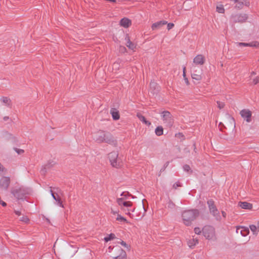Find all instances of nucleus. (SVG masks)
Returning <instances> with one entry per match:
<instances>
[{
	"label": "nucleus",
	"mask_w": 259,
	"mask_h": 259,
	"mask_svg": "<svg viewBox=\"0 0 259 259\" xmlns=\"http://www.w3.org/2000/svg\"><path fill=\"white\" fill-rule=\"evenodd\" d=\"M199 212L197 209H189L182 211L181 218L183 223L187 226H190L199 215Z\"/></svg>",
	"instance_id": "f257e3e1"
},
{
	"label": "nucleus",
	"mask_w": 259,
	"mask_h": 259,
	"mask_svg": "<svg viewBox=\"0 0 259 259\" xmlns=\"http://www.w3.org/2000/svg\"><path fill=\"white\" fill-rule=\"evenodd\" d=\"M118 204L120 206L121 209L125 212L126 214L130 216L131 218H133L134 215L132 214L131 211L134 212L135 208H131L133 205V203L131 201H125L124 197L118 198L117 199Z\"/></svg>",
	"instance_id": "f03ea898"
},
{
	"label": "nucleus",
	"mask_w": 259,
	"mask_h": 259,
	"mask_svg": "<svg viewBox=\"0 0 259 259\" xmlns=\"http://www.w3.org/2000/svg\"><path fill=\"white\" fill-rule=\"evenodd\" d=\"M94 139L99 143L106 142L110 144L115 145L116 142L112 136L104 132H99L95 136Z\"/></svg>",
	"instance_id": "7ed1b4c3"
},
{
	"label": "nucleus",
	"mask_w": 259,
	"mask_h": 259,
	"mask_svg": "<svg viewBox=\"0 0 259 259\" xmlns=\"http://www.w3.org/2000/svg\"><path fill=\"white\" fill-rule=\"evenodd\" d=\"M11 193L17 199H23L27 194V190L22 186H16L11 189Z\"/></svg>",
	"instance_id": "20e7f679"
},
{
	"label": "nucleus",
	"mask_w": 259,
	"mask_h": 259,
	"mask_svg": "<svg viewBox=\"0 0 259 259\" xmlns=\"http://www.w3.org/2000/svg\"><path fill=\"white\" fill-rule=\"evenodd\" d=\"M161 114L163 124L169 127L172 126L174 119L170 113L167 111H164L162 112Z\"/></svg>",
	"instance_id": "39448f33"
},
{
	"label": "nucleus",
	"mask_w": 259,
	"mask_h": 259,
	"mask_svg": "<svg viewBox=\"0 0 259 259\" xmlns=\"http://www.w3.org/2000/svg\"><path fill=\"white\" fill-rule=\"evenodd\" d=\"M191 76L193 79L199 81L202 78V69L198 66L192 65L190 67Z\"/></svg>",
	"instance_id": "423d86ee"
},
{
	"label": "nucleus",
	"mask_w": 259,
	"mask_h": 259,
	"mask_svg": "<svg viewBox=\"0 0 259 259\" xmlns=\"http://www.w3.org/2000/svg\"><path fill=\"white\" fill-rule=\"evenodd\" d=\"M202 233L204 237L208 240L215 238V230L211 226H205L202 229Z\"/></svg>",
	"instance_id": "0eeeda50"
},
{
	"label": "nucleus",
	"mask_w": 259,
	"mask_h": 259,
	"mask_svg": "<svg viewBox=\"0 0 259 259\" xmlns=\"http://www.w3.org/2000/svg\"><path fill=\"white\" fill-rule=\"evenodd\" d=\"M118 157V153L117 151H113L109 154L108 158L112 166L118 167L120 165V160Z\"/></svg>",
	"instance_id": "6e6552de"
},
{
	"label": "nucleus",
	"mask_w": 259,
	"mask_h": 259,
	"mask_svg": "<svg viewBox=\"0 0 259 259\" xmlns=\"http://www.w3.org/2000/svg\"><path fill=\"white\" fill-rule=\"evenodd\" d=\"M207 204L209 209L210 213L215 218L217 221H220L221 220V217L219 211L214 205L213 201L211 200H208L207 201Z\"/></svg>",
	"instance_id": "1a4fd4ad"
},
{
	"label": "nucleus",
	"mask_w": 259,
	"mask_h": 259,
	"mask_svg": "<svg viewBox=\"0 0 259 259\" xmlns=\"http://www.w3.org/2000/svg\"><path fill=\"white\" fill-rule=\"evenodd\" d=\"M240 114L244 120L247 122L249 123L251 121L252 112L249 109H244L241 110L240 112Z\"/></svg>",
	"instance_id": "9d476101"
},
{
	"label": "nucleus",
	"mask_w": 259,
	"mask_h": 259,
	"mask_svg": "<svg viewBox=\"0 0 259 259\" xmlns=\"http://www.w3.org/2000/svg\"><path fill=\"white\" fill-rule=\"evenodd\" d=\"M248 18L246 14H238L231 16V19L234 22H244Z\"/></svg>",
	"instance_id": "9b49d317"
},
{
	"label": "nucleus",
	"mask_w": 259,
	"mask_h": 259,
	"mask_svg": "<svg viewBox=\"0 0 259 259\" xmlns=\"http://www.w3.org/2000/svg\"><path fill=\"white\" fill-rule=\"evenodd\" d=\"M10 183V179L8 177H3L0 179V188L7 190Z\"/></svg>",
	"instance_id": "f8f14e48"
},
{
	"label": "nucleus",
	"mask_w": 259,
	"mask_h": 259,
	"mask_svg": "<svg viewBox=\"0 0 259 259\" xmlns=\"http://www.w3.org/2000/svg\"><path fill=\"white\" fill-rule=\"evenodd\" d=\"M249 227L247 228L244 226H238L236 228V232L237 234H240L243 237L247 236L249 233Z\"/></svg>",
	"instance_id": "ddd939ff"
},
{
	"label": "nucleus",
	"mask_w": 259,
	"mask_h": 259,
	"mask_svg": "<svg viewBox=\"0 0 259 259\" xmlns=\"http://www.w3.org/2000/svg\"><path fill=\"white\" fill-rule=\"evenodd\" d=\"M205 62V58L202 55H197L193 59L194 65H203Z\"/></svg>",
	"instance_id": "4468645a"
},
{
	"label": "nucleus",
	"mask_w": 259,
	"mask_h": 259,
	"mask_svg": "<svg viewBox=\"0 0 259 259\" xmlns=\"http://www.w3.org/2000/svg\"><path fill=\"white\" fill-rule=\"evenodd\" d=\"M250 2L248 0H238L237 4L235 5V8L238 9H241L244 6L249 7Z\"/></svg>",
	"instance_id": "2eb2a0df"
},
{
	"label": "nucleus",
	"mask_w": 259,
	"mask_h": 259,
	"mask_svg": "<svg viewBox=\"0 0 259 259\" xmlns=\"http://www.w3.org/2000/svg\"><path fill=\"white\" fill-rule=\"evenodd\" d=\"M249 229L252 234L256 236L259 232V221L256 222V225H249Z\"/></svg>",
	"instance_id": "dca6fc26"
},
{
	"label": "nucleus",
	"mask_w": 259,
	"mask_h": 259,
	"mask_svg": "<svg viewBox=\"0 0 259 259\" xmlns=\"http://www.w3.org/2000/svg\"><path fill=\"white\" fill-rule=\"evenodd\" d=\"M238 206L242 209L250 210L252 208V204L246 201L239 202Z\"/></svg>",
	"instance_id": "f3484780"
},
{
	"label": "nucleus",
	"mask_w": 259,
	"mask_h": 259,
	"mask_svg": "<svg viewBox=\"0 0 259 259\" xmlns=\"http://www.w3.org/2000/svg\"><path fill=\"white\" fill-rule=\"evenodd\" d=\"M125 40L126 41V46L130 50L134 51L136 48V45L132 42L128 36L126 35Z\"/></svg>",
	"instance_id": "a211bd4d"
},
{
	"label": "nucleus",
	"mask_w": 259,
	"mask_h": 259,
	"mask_svg": "<svg viewBox=\"0 0 259 259\" xmlns=\"http://www.w3.org/2000/svg\"><path fill=\"white\" fill-rule=\"evenodd\" d=\"M117 249L119 253V255L114 257V259H126V254L125 251L120 247H117Z\"/></svg>",
	"instance_id": "6ab92c4d"
},
{
	"label": "nucleus",
	"mask_w": 259,
	"mask_h": 259,
	"mask_svg": "<svg viewBox=\"0 0 259 259\" xmlns=\"http://www.w3.org/2000/svg\"><path fill=\"white\" fill-rule=\"evenodd\" d=\"M120 25L124 28H127L131 25V21L127 18H123L120 21Z\"/></svg>",
	"instance_id": "aec40b11"
},
{
	"label": "nucleus",
	"mask_w": 259,
	"mask_h": 259,
	"mask_svg": "<svg viewBox=\"0 0 259 259\" xmlns=\"http://www.w3.org/2000/svg\"><path fill=\"white\" fill-rule=\"evenodd\" d=\"M166 24H167V22L166 21H160L153 23L151 27L153 30H155L156 29L160 28L162 25Z\"/></svg>",
	"instance_id": "412c9836"
},
{
	"label": "nucleus",
	"mask_w": 259,
	"mask_h": 259,
	"mask_svg": "<svg viewBox=\"0 0 259 259\" xmlns=\"http://www.w3.org/2000/svg\"><path fill=\"white\" fill-rule=\"evenodd\" d=\"M110 113L112 115V117L114 120H118L119 119L120 116L119 112L115 108H112L110 110Z\"/></svg>",
	"instance_id": "4be33fe9"
},
{
	"label": "nucleus",
	"mask_w": 259,
	"mask_h": 259,
	"mask_svg": "<svg viewBox=\"0 0 259 259\" xmlns=\"http://www.w3.org/2000/svg\"><path fill=\"white\" fill-rule=\"evenodd\" d=\"M137 116L138 118L143 123L147 124V125H151V122L147 120L145 117L140 113H137Z\"/></svg>",
	"instance_id": "5701e85b"
},
{
	"label": "nucleus",
	"mask_w": 259,
	"mask_h": 259,
	"mask_svg": "<svg viewBox=\"0 0 259 259\" xmlns=\"http://www.w3.org/2000/svg\"><path fill=\"white\" fill-rule=\"evenodd\" d=\"M198 243L197 239L192 238L189 240L188 242V244L190 248L194 247Z\"/></svg>",
	"instance_id": "b1692460"
},
{
	"label": "nucleus",
	"mask_w": 259,
	"mask_h": 259,
	"mask_svg": "<svg viewBox=\"0 0 259 259\" xmlns=\"http://www.w3.org/2000/svg\"><path fill=\"white\" fill-rule=\"evenodd\" d=\"M143 209L144 210V212H143V213H141L140 214H139V212H136L135 215L133 214H132V215H134V217L133 218H135V219L137 220H139V219H141V218H142L144 216L145 213V208H144L143 205Z\"/></svg>",
	"instance_id": "393cba45"
},
{
	"label": "nucleus",
	"mask_w": 259,
	"mask_h": 259,
	"mask_svg": "<svg viewBox=\"0 0 259 259\" xmlns=\"http://www.w3.org/2000/svg\"><path fill=\"white\" fill-rule=\"evenodd\" d=\"M163 130L162 127L161 126H159L155 128V134L158 136H161L163 134Z\"/></svg>",
	"instance_id": "a878e982"
},
{
	"label": "nucleus",
	"mask_w": 259,
	"mask_h": 259,
	"mask_svg": "<svg viewBox=\"0 0 259 259\" xmlns=\"http://www.w3.org/2000/svg\"><path fill=\"white\" fill-rule=\"evenodd\" d=\"M116 220L120 222H123L127 224H131L128 221H127V220L125 218H124V217H123L122 216L119 214H117Z\"/></svg>",
	"instance_id": "bb28decb"
},
{
	"label": "nucleus",
	"mask_w": 259,
	"mask_h": 259,
	"mask_svg": "<svg viewBox=\"0 0 259 259\" xmlns=\"http://www.w3.org/2000/svg\"><path fill=\"white\" fill-rule=\"evenodd\" d=\"M1 100L7 106H9L11 104V100L7 97H2Z\"/></svg>",
	"instance_id": "cd10ccee"
},
{
	"label": "nucleus",
	"mask_w": 259,
	"mask_h": 259,
	"mask_svg": "<svg viewBox=\"0 0 259 259\" xmlns=\"http://www.w3.org/2000/svg\"><path fill=\"white\" fill-rule=\"evenodd\" d=\"M115 237V235L113 233H111L108 236L104 238V240L105 242H107L113 239Z\"/></svg>",
	"instance_id": "c85d7f7f"
},
{
	"label": "nucleus",
	"mask_w": 259,
	"mask_h": 259,
	"mask_svg": "<svg viewBox=\"0 0 259 259\" xmlns=\"http://www.w3.org/2000/svg\"><path fill=\"white\" fill-rule=\"evenodd\" d=\"M217 11L219 13H224L225 12V9L224 6L222 5H220L217 7Z\"/></svg>",
	"instance_id": "c756f323"
},
{
	"label": "nucleus",
	"mask_w": 259,
	"mask_h": 259,
	"mask_svg": "<svg viewBox=\"0 0 259 259\" xmlns=\"http://www.w3.org/2000/svg\"><path fill=\"white\" fill-rule=\"evenodd\" d=\"M249 47L259 48V42L257 41H252L249 43Z\"/></svg>",
	"instance_id": "7c9ffc66"
},
{
	"label": "nucleus",
	"mask_w": 259,
	"mask_h": 259,
	"mask_svg": "<svg viewBox=\"0 0 259 259\" xmlns=\"http://www.w3.org/2000/svg\"><path fill=\"white\" fill-rule=\"evenodd\" d=\"M183 169H184V170L185 171H186V172H192L190 166L189 165H187V164L184 165L183 166Z\"/></svg>",
	"instance_id": "2f4dec72"
},
{
	"label": "nucleus",
	"mask_w": 259,
	"mask_h": 259,
	"mask_svg": "<svg viewBox=\"0 0 259 259\" xmlns=\"http://www.w3.org/2000/svg\"><path fill=\"white\" fill-rule=\"evenodd\" d=\"M194 231L196 234L200 235L202 231V229L199 227H195L194 229Z\"/></svg>",
	"instance_id": "473e14b6"
},
{
	"label": "nucleus",
	"mask_w": 259,
	"mask_h": 259,
	"mask_svg": "<svg viewBox=\"0 0 259 259\" xmlns=\"http://www.w3.org/2000/svg\"><path fill=\"white\" fill-rule=\"evenodd\" d=\"M236 45L238 47H249V43H245V42H237Z\"/></svg>",
	"instance_id": "72a5a7b5"
},
{
	"label": "nucleus",
	"mask_w": 259,
	"mask_h": 259,
	"mask_svg": "<svg viewBox=\"0 0 259 259\" xmlns=\"http://www.w3.org/2000/svg\"><path fill=\"white\" fill-rule=\"evenodd\" d=\"M14 150L18 154H22L24 152V150L21 149H18L17 148H14Z\"/></svg>",
	"instance_id": "f704fd0d"
},
{
	"label": "nucleus",
	"mask_w": 259,
	"mask_h": 259,
	"mask_svg": "<svg viewBox=\"0 0 259 259\" xmlns=\"http://www.w3.org/2000/svg\"><path fill=\"white\" fill-rule=\"evenodd\" d=\"M20 220L25 223H27L29 221V219L27 216H23L20 218Z\"/></svg>",
	"instance_id": "c9c22d12"
},
{
	"label": "nucleus",
	"mask_w": 259,
	"mask_h": 259,
	"mask_svg": "<svg viewBox=\"0 0 259 259\" xmlns=\"http://www.w3.org/2000/svg\"><path fill=\"white\" fill-rule=\"evenodd\" d=\"M118 243H120L122 246H124L125 248L130 249V246L128 245L124 241H121Z\"/></svg>",
	"instance_id": "e433bc0d"
},
{
	"label": "nucleus",
	"mask_w": 259,
	"mask_h": 259,
	"mask_svg": "<svg viewBox=\"0 0 259 259\" xmlns=\"http://www.w3.org/2000/svg\"><path fill=\"white\" fill-rule=\"evenodd\" d=\"M217 104H218V108H219L220 109H222V108H224V107L225 106V104L224 103L220 102V101L217 102Z\"/></svg>",
	"instance_id": "4c0bfd02"
},
{
	"label": "nucleus",
	"mask_w": 259,
	"mask_h": 259,
	"mask_svg": "<svg viewBox=\"0 0 259 259\" xmlns=\"http://www.w3.org/2000/svg\"><path fill=\"white\" fill-rule=\"evenodd\" d=\"M56 201L57 202V205H58L59 206L61 207H64V206L62 204V201H61L60 199V198H58Z\"/></svg>",
	"instance_id": "58836bf2"
},
{
	"label": "nucleus",
	"mask_w": 259,
	"mask_h": 259,
	"mask_svg": "<svg viewBox=\"0 0 259 259\" xmlns=\"http://www.w3.org/2000/svg\"><path fill=\"white\" fill-rule=\"evenodd\" d=\"M174 26V24L172 23H169L167 24V27L168 30H170Z\"/></svg>",
	"instance_id": "ea45409f"
},
{
	"label": "nucleus",
	"mask_w": 259,
	"mask_h": 259,
	"mask_svg": "<svg viewBox=\"0 0 259 259\" xmlns=\"http://www.w3.org/2000/svg\"><path fill=\"white\" fill-rule=\"evenodd\" d=\"M50 192H51V195L52 196V197L53 198V199L55 200H57L59 198H57L56 197V196L54 194V193L53 192V191H52V190H50Z\"/></svg>",
	"instance_id": "a19ab883"
},
{
	"label": "nucleus",
	"mask_w": 259,
	"mask_h": 259,
	"mask_svg": "<svg viewBox=\"0 0 259 259\" xmlns=\"http://www.w3.org/2000/svg\"><path fill=\"white\" fill-rule=\"evenodd\" d=\"M258 82H259V77H256L255 78H254L253 79V83L254 84H257Z\"/></svg>",
	"instance_id": "79ce46f5"
},
{
	"label": "nucleus",
	"mask_w": 259,
	"mask_h": 259,
	"mask_svg": "<svg viewBox=\"0 0 259 259\" xmlns=\"http://www.w3.org/2000/svg\"><path fill=\"white\" fill-rule=\"evenodd\" d=\"M175 206V204L171 201H169L168 204V207L170 208H174Z\"/></svg>",
	"instance_id": "37998d69"
},
{
	"label": "nucleus",
	"mask_w": 259,
	"mask_h": 259,
	"mask_svg": "<svg viewBox=\"0 0 259 259\" xmlns=\"http://www.w3.org/2000/svg\"><path fill=\"white\" fill-rule=\"evenodd\" d=\"M118 63L117 62H115L113 64V68H115V69L117 68L118 67Z\"/></svg>",
	"instance_id": "c03bdc74"
},
{
	"label": "nucleus",
	"mask_w": 259,
	"mask_h": 259,
	"mask_svg": "<svg viewBox=\"0 0 259 259\" xmlns=\"http://www.w3.org/2000/svg\"><path fill=\"white\" fill-rule=\"evenodd\" d=\"M183 76H184V77H185V76H186V72H185L186 67H183Z\"/></svg>",
	"instance_id": "a18cd8bd"
},
{
	"label": "nucleus",
	"mask_w": 259,
	"mask_h": 259,
	"mask_svg": "<svg viewBox=\"0 0 259 259\" xmlns=\"http://www.w3.org/2000/svg\"><path fill=\"white\" fill-rule=\"evenodd\" d=\"M179 186H180L179 183H176L174 184V187H175V188H176L177 187H179Z\"/></svg>",
	"instance_id": "49530a36"
},
{
	"label": "nucleus",
	"mask_w": 259,
	"mask_h": 259,
	"mask_svg": "<svg viewBox=\"0 0 259 259\" xmlns=\"http://www.w3.org/2000/svg\"><path fill=\"white\" fill-rule=\"evenodd\" d=\"M0 204H2L3 206H5L7 205L6 203L2 200L1 201V202H0Z\"/></svg>",
	"instance_id": "de8ad7c7"
},
{
	"label": "nucleus",
	"mask_w": 259,
	"mask_h": 259,
	"mask_svg": "<svg viewBox=\"0 0 259 259\" xmlns=\"http://www.w3.org/2000/svg\"><path fill=\"white\" fill-rule=\"evenodd\" d=\"M222 215L223 217L225 218L226 217V213L224 211H222Z\"/></svg>",
	"instance_id": "09e8293b"
},
{
	"label": "nucleus",
	"mask_w": 259,
	"mask_h": 259,
	"mask_svg": "<svg viewBox=\"0 0 259 259\" xmlns=\"http://www.w3.org/2000/svg\"><path fill=\"white\" fill-rule=\"evenodd\" d=\"M15 212L18 215H20L21 214V212L20 211L15 210Z\"/></svg>",
	"instance_id": "8fccbe9b"
},
{
	"label": "nucleus",
	"mask_w": 259,
	"mask_h": 259,
	"mask_svg": "<svg viewBox=\"0 0 259 259\" xmlns=\"http://www.w3.org/2000/svg\"><path fill=\"white\" fill-rule=\"evenodd\" d=\"M256 74V73L254 71H252L250 73V77H251L253 75H254Z\"/></svg>",
	"instance_id": "3c124183"
},
{
	"label": "nucleus",
	"mask_w": 259,
	"mask_h": 259,
	"mask_svg": "<svg viewBox=\"0 0 259 259\" xmlns=\"http://www.w3.org/2000/svg\"><path fill=\"white\" fill-rule=\"evenodd\" d=\"M4 170V167L0 163V171H2Z\"/></svg>",
	"instance_id": "603ef678"
},
{
	"label": "nucleus",
	"mask_w": 259,
	"mask_h": 259,
	"mask_svg": "<svg viewBox=\"0 0 259 259\" xmlns=\"http://www.w3.org/2000/svg\"><path fill=\"white\" fill-rule=\"evenodd\" d=\"M112 213L113 214H117V211H114V210H112Z\"/></svg>",
	"instance_id": "864d4df0"
},
{
	"label": "nucleus",
	"mask_w": 259,
	"mask_h": 259,
	"mask_svg": "<svg viewBox=\"0 0 259 259\" xmlns=\"http://www.w3.org/2000/svg\"><path fill=\"white\" fill-rule=\"evenodd\" d=\"M8 119H9V117H8V116H5V117H4V120H5V121H6L7 120H8Z\"/></svg>",
	"instance_id": "5fc2aeb1"
},
{
	"label": "nucleus",
	"mask_w": 259,
	"mask_h": 259,
	"mask_svg": "<svg viewBox=\"0 0 259 259\" xmlns=\"http://www.w3.org/2000/svg\"><path fill=\"white\" fill-rule=\"evenodd\" d=\"M184 78H185V80L186 83L187 84H188V82H188V79H187V78H185V77H184Z\"/></svg>",
	"instance_id": "6e6d98bb"
},
{
	"label": "nucleus",
	"mask_w": 259,
	"mask_h": 259,
	"mask_svg": "<svg viewBox=\"0 0 259 259\" xmlns=\"http://www.w3.org/2000/svg\"><path fill=\"white\" fill-rule=\"evenodd\" d=\"M126 50V49H125V47H122V48H121V50H122V51H124V50Z\"/></svg>",
	"instance_id": "4d7b16f0"
},
{
	"label": "nucleus",
	"mask_w": 259,
	"mask_h": 259,
	"mask_svg": "<svg viewBox=\"0 0 259 259\" xmlns=\"http://www.w3.org/2000/svg\"><path fill=\"white\" fill-rule=\"evenodd\" d=\"M155 84V83L154 82H151L150 83V87H151L153 85H154Z\"/></svg>",
	"instance_id": "13d9d810"
},
{
	"label": "nucleus",
	"mask_w": 259,
	"mask_h": 259,
	"mask_svg": "<svg viewBox=\"0 0 259 259\" xmlns=\"http://www.w3.org/2000/svg\"><path fill=\"white\" fill-rule=\"evenodd\" d=\"M230 119L234 122V119L233 118H232V117H230Z\"/></svg>",
	"instance_id": "bf43d9fd"
},
{
	"label": "nucleus",
	"mask_w": 259,
	"mask_h": 259,
	"mask_svg": "<svg viewBox=\"0 0 259 259\" xmlns=\"http://www.w3.org/2000/svg\"><path fill=\"white\" fill-rule=\"evenodd\" d=\"M121 196H124V193L123 192L122 193V194H121Z\"/></svg>",
	"instance_id": "052dcab7"
},
{
	"label": "nucleus",
	"mask_w": 259,
	"mask_h": 259,
	"mask_svg": "<svg viewBox=\"0 0 259 259\" xmlns=\"http://www.w3.org/2000/svg\"><path fill=\"white\" fill-rule=\"evenodd\" d=\"M258 61H259V57H258Z\"/></svg>",
	"instance_id": "680f3d73"
}]
</instances>
